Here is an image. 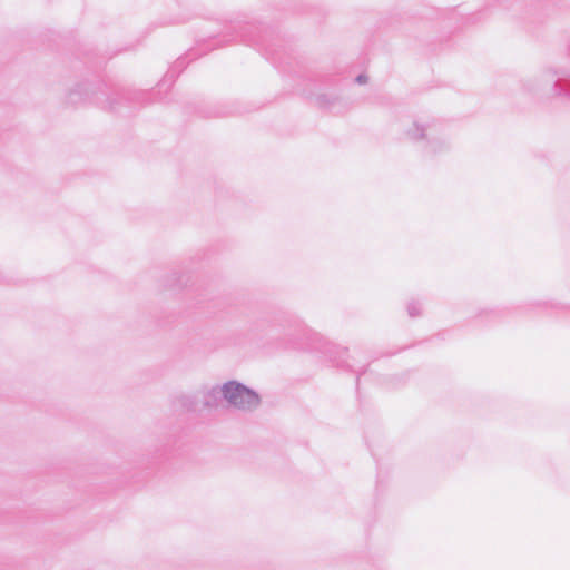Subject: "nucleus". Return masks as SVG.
Returning <instances> with one entry per match:
<instances>
[{"mask_svg":"<svg viewBox=\"0 0 570 570\" xmlns=\"http://www.w3.org/2000/svg\"><path fill=\"white\" fill-rule=\"evenodd\" d=\"M416 130H417V134H415L413 137H414V138H420V137H422V136H423V134H422L423 129H422V128H416Z\"/></svg>","mask_w":570,"mask_h":570,"instance_id":"4","label":"nucleus"},{"mask_svg":"<svg viewBox=\"0 0 570 570\" xmlns=\"http://www.w3.org/2000/svg\"><path fill=\"white\" fill-rule=\"evenodd\" d=\"M222 384L205 385L199 391L202 397V405L204 409H215L219 405L222 400Z\"/></svg>","mask_w":570,"mask_h":570,"instance_id":"2","label":"nucleus"},{"mask_svg":"<svg viewBox=\"0 0 570 570\" xmlns=\"http://www.w3.org/2000/svg\"><path fill=\"white\" fill-rule=\"evenodd\" d=\"M222 400L229 409L245 414L257 411L262 405L261 394L237 380L223 383Z\"/></svg>","mask_w":570,"mask_h":570,"instance_id":"1","label":"nucleus"},{"mask_svg":"<svg viewBox=\"0 0 570 570\" xmlns=\"http://www.w3.org/2000/svg\"><path fill=\"white\" fill-rule=\"evenodd\" d=\"M357 81H358L360 83H362V82H364V81H365V78H364L363 76H358V77H357Z\"/></svg>","mask_w":570,"mask_h":570,"instance_id":"5","label":"nucleus"},{"mask_svg":"<svg viewBox=\"0 0 570 570\" xmlns=\"http://www.w3.org/2000/svg\"><path fill=\"white\" fill-rule=\"evenodd\" d=\"M179 402L181 406L188 412H193L196 410V403L191 401V397L189 395H181L179 397Z\"/></svg>","mask_w":570,"mask_h":570,"instance_id":"3","label":"nucleus"}]
</instances>
